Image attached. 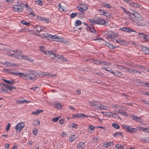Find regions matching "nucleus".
I'll return each instance as SVG.
<instances>
[{"label":"nucleus","instance_id":"obj_23","mask_svg":"<svg viewBox=\"0 0 149 149\" xmlns=\"http://www.w3.org/2000/svg\"><path fill=\"white\" fill-rule=\"evenodd\" d=\"M109 109V107L100 104L99 110H106Z\"/></svg>","mask_w":149,"mask_h":149},{"label":"nucleus","instance_id":"obj_18","mask_svg":"<svg viewBox=\"0 0 149 149\" xmlns=\"http://www.w3.org/2000/svg\"><path fill=\"white\" fill-rule=\"evenodd\" d=\"M85 142H81L79 143L77 146L78 149H83L85 147Z\"/></svg>","mask_w":149,"mask_h":149},{"label":"nucleus","instance_id":"obj_13","mask_svg":"<svg viewBox=\"0 0 149 149\" xmlns=\"http://www.w3.org/2000/svg\"><path fill=\"white\" fill-rule=\"evenodd\" d=\"M120 30L122 31H126L128 33H130L131 32H136L133 30L132 29H130L126 27H123L121 28L120 29Z\"/></svg>","mask_w":149,"mask_h":149},{"label":"nucleus","instance_id":"obj_39","mask_svg":"<svg viewBox=\"0 0 149 149\" xmlns=\"http://www.w3.org/2000/svg\"><path fill=\"white\" fill-rule=\"evenodd\" d=\"M57 77V75L56 74H53L49 73L48 72L47 77Z\"/></svg>","mask_w":149,"mask_h":149},{"label":"nucleus","instance_id":"obj_9","mask_svg":"<svg viewBox=\"0 0 149 149\" xmlns=\"http://www.w3.org/2000/svg\"><path fill=\"white\" fill-rule=\"evenodd\" d=\"M2 63L3 64V65H5L7 66L14 67H16L19 66V64H15L12 63H10L8 61H6L3 63Z\"/></svg>","mask_w":149,"mask_h":149},{"label":"nucleus","instance_id":"obj_37","mask_svg":"<svg viewBox=\"0 0 149 149\" xmlns=\"http://www.w3.org/2000/svg\"><path fill=\"white\" fill-rule=\"evenodd\" d=\"M130 117L133 120H135L136 121V120L138 118V117L137 116L135 115L134 114H131L130 115Z\"/></svg>","mask_w":149,"mask_h":149},{"label":"nucleus","instance_id":"obj_58","mask_svg":"<svg viewBox=\"0 0 149 149\" xmlns=\"http://www.w3.org/2000/svg\"><path fill=\"white\" fill-rule=\"evenodd\" d=\"M110 14L108 12H106L104 11V14H103V15L104 16L108 17L109 16H110Z\"/></svg>","mask_w":149,"mask_h":149},{"label":"nucleus","instance_id":"obj_19","mask_svg":"<svg viewBox=\"0 0 149 149\" xmlns=\"http://www.w3.org/2000/svg\"><path fill=\"white\" fill-rule=\"evenodd\" d=\"M127 131L130 133H135L137 131L135 128L131 127L129 126L127 129Z\"/></svg>","mask_w":149,"mask_h":149},{"label":"nucleus","instance_id":"obj_51","mask_svg":"<svg viewBox=\"0 0 149 149\" xmlns=\"http://www.w3.org/2000/svg\"><path fill=\"white\" fill-rule=\"evenodd\" d=\"M97 11L100 15H102L104 14V11L103 10L101 9H100L98 10Z\"/></svg>","mask_w":149,"mask_h":149},{"label":"nucleus","instance_id":"obj_25","mask_svg":"<svg viewBox=\"0 0 149 149\" xmlns=\"http://www.w3.org/2000/svg\"><path fill=\"white\" fill-rule=\"evenodd\" d=\"M55 107L58 110H60L62 107L61 104L60 103L57 102L55 104Z\"/></svg>","mask_w":149,"mask_h":149},{"label":"nucleus","instance_id":"obj_5","mask_svg":"<svg viewBox=\"0 0 149 149\" xmlns=\"http://www.w3.org/2000/svg\"><path fill=\"white\" fill-rule=\"evenodd\" d=\"M89 104L95 109L99 110L100 104L95 101H90Z\"/></svg>","mask_w":149,"mask_h":149},{"label":"nucleus","instance_id":"obj_24","mask_svg":"<svg viewBox=\"0 0 149 149\" xmlns=\"http://www.w3.org/2000/svg\"><path fill=\"white\" fill-rule=\"evenodd\" d=\"M104 45L107 46L109 48L112 49H114L115 48L118 47L117 46H113L110 43L107 42H106L105 44Z\"/></svg>","mask_w":149,"mask_h":149},{"label":"nucleus","instance_id":"obj_50","mask_svg":"<svg viewBox=\"0 0 149 149\" xmlns=\"http://www.w3.org/2000/svg\"><path fill=\"white\" fill-rule=\"evenodd\" d=\"M125 14L127 15V17H128L129 16H133V15H134V13H131L130 12H129V11H127L125 13Z\"/></svg>","mask_w":149,"mask_h":149},{"label":"nucleus","instance_id":"obj_47","mask_svg":"<svg viewBox=\"0 0 149 149\" xmlns=\"http://www.w3.org/2000/svg\"><path fill=\"white\" fill-rule=\"evenodd\" d=\"M111 64V63H109L107 62H106L104 61H102V65H104L106 66H108L110 65Z\"/></svg>","mask_w":149,"mask_h":149},{"label":"nucleus","instance_id":"obj_10","mask_svg":"<svg viewBox=\"0 0 149 149\" xmlns=\"http://www.w3.org/2000/svg\"><path fill=\"white\" fill-rule=\"evenodd\" d=\"M97 24H101L103 25H105V24L107 23L108 22L105 21L102 19L100 18H97Z\"/></svg>","mask_w":149,"mask_h":149},{"label":"nucleus","instance_id":"obj_15","mask_svg":"<svg viewBox=\"0 0 149 149\" xmlns=\"http://www.w3.org/2000/svg\"><path fill=\"white\" fill-rule=\"evenodd\" d=\"M142 50L146 54H149V48L145 46H142L141 47Z\"/></svg>","mask_w":149,"mask_h":149},{"label":"nucleus","instance_id":"obj_32","mask_svg":"<svg viewBox=\"0 0 149 149\" xmlns=\"http://www.w3.org/2000/svg\"><path fill=\"white\" fill-rule=\"evenodd\" d=\"M122 75V73L116 71L115 72L114 76L116 77H120Z\"/></svg>","mask_w":149,"mask_h":149},{"label":"nucleus","instance_id":"obj_34","mask_svg":"<svg viewBox=\"0 0 149 149\" xmlns=\"http://www.w3.org/2000/svg\"><path fill=\"white\" fill-rule=\"evenodd\" d=\"M131 4V5L134 7H139L140 6V5L136 3L132 2V1H130V2Z\"/></svg>","mask_w":149,"mask_h":149},{"label":"nucleus","instance_id":"obj_8","mask_svg":"<svg viewBox=\"0 0 149 149\" xmlns=\"http://www.w3.org/2000/svg\"><path fill=\"white\" fill-rule=\"evenodd\" d=\"M86 115L83 114V113H78L76 114H73L72 116V119H74L76 118H84L85 117H87Z\"/></svg>","mask_w":149,"mask_h":149},{"label":"nucleus","instance_id":"obj_56","mask_svg":"<svg viewBox=\"0 0 149 149\" xmlns=\"http://www.w3.org/2000/svg\"><path fill=\"white\" fill-rule=\"evenodd\" d=\"M58 8L59 10L61 11H64V10L63 8V7H61V5L60 3H59L58 5Z\"/></svg>","mask_w":149,"mask_h":149},{"label":"nucleus","instance_id":"obj_38","mask_svg":"<svg viewBox=\"0 0 149 149\" xmlns=\"http://www.w3.org/2000/svg\"><path fill=\"white\" fill-rule=\"evenodd\" d=\"M21 73V72H19L18 71H16V72L13 71L11 74H12L13 75L16 76H17L18 75L20 77L19 74Z\"/></svg>","mask_w":149,"mask_h":149},{"label":"nucleus","instance_id":"obj_22","mask_svg":"<svg viewBox=\"0 0 149 149\" xmlns=\"http://www.w3.org/2000/svg\"><path fill=\"white\" fill-rule=\"evenodd\" d=\"M139 36L142 38H143L144 40H146V41H148L149 39H148L146 36H147L145 35V34L143 33H138Z\"/></svg>","mask_w":149,"mask_h":149},{"label":"nucleus","instance_id":"obj_20","mask_svg":"<svg viewBox=\"0 0 149 149\" xmlns=\"http://www.w3.org/2000/svg\"><path fill=\"white\" fill-rule=\"evenodd\" d=\"M2 85H3V86L2 87V89L1 91V92L2 93L7 92L8 85H5L4 84H3Z\"/></svg>","mask_w":149,"mask_h":149},{"label":"nucleus","instance_id":"obj_3","mask_svg":"<svg viewBox=\"0 0 149 149\" xmlns=\"http://www.w3.org/2000/svg\"><path fill=\"white\" fill-rule=\"evenodd\" d=\"M41 50L45 54L49 55V57L51 58L57 59L58 58V56H56L55 53L51 51H45L42 49H41Z\"/></svg>","mask_w":149,"mask_h":149},{"label":"nucleus","instance_id":"obj_26","mask_svg":"<svg viewBox=\"0 0 149 149\" xmlns=\"http://www.w3.org/2000/svg\"><path fill=\"white\" fill-rule=\"evenodd\" d=\"M43 111V110H37L35 111H33L32 114L33 115H38V114L40 113L41 112Z\"/></svg>","mask_w":149,"mask_h":149},{"label":"nucleus","instance_id":"obj_64","mask_svg":"<svg viewBox=\"0 0 149 149\" xmlns=\"http://www.w3.org/2000/svg\"><path fill=\"white\" fill-rule=\"evenodd\" d=\"M67 135V133L66 132H62V133L61 134V136L62 137H65Z\"/></svg>","mask_w":149,"mask_h":149},{"label":"nucleus","instance_id":"obj_35","mask_svg":"<svg viewBox=\"0 0 149 149\" xmlns=\"http://www.w3.org/2000/svg\"><path fill=\"white\" fill-rule=\"evenodd\" d=\"M77 8L79 10L82 14H85L84 12L85 10H83V8L81 6H79L77 7Z\"/></svg>","mask_w":149,"mask_h":149},{"label":"nucleus","instance_id":"obj_7","mask_svg":"<svg viewBox=\"0 0 149 149\" xmlns=\"http://www.w3.org/2000/svg\"><path fill=\"white\" fill-rule=\"evenodd\" d=\"M24 126L25 124L24 122H20L16 125L15 129L17 132H20L24 127Z\"/></svg>","mask_w":149,"mask_h":149},{"label":"nucleus","instance_id":"obj_17","mask_svg":"<svg viewBox=\"0 0 149 149\" xmlns=\"http://www.w3.org/2000/svg\"><path fill=\"white\" fill-rule=\"evenodd\" d=\"M88 27L89 28L88 31L91 32L96 34H97L96 31L93 26L91 25L89 26H88Z\"/></svg>","mask_w":149,"mask_h":149},{"label":"nucleus","instance_id":"obj_30","mask_svg":"<svg viewBox=\"0 0 149 149\" xmlns=\"http://www.w3.org/2000/svg\"><path fill=\"white\" fill-rule=\"evenodd\" d=\"M40 124V121L38 120H35L33 121V125L34 126H38Z\"/></svg>","mask_w":149,"mask_h":149},{"label":"nucleus","instance_id":"obj_12","mask_svg":"<svg viewBox=\"0 0 149 149\" xmlns=\"http://www.w3.org/2000/svg\"><path fill=\"white\" fill-rule=\"evenodd\" d=\"M19 59L26 60L31 62L34 61V60L33 59H32L31 58L28 57V56L24 55H23L22 54H20V57H19Z\"/></svg>","mask_w":149,"mask_h":149},{"label":"nucleus","instance_id":"obj_4","mask_svg":"<svg viewBox=\"0 0 149 149\" xmlns=\"http://www.w3.org/2000/svg\"><path fill=\"white\" fill-rule=\"evenodd\" d=\"M122 70L125 72H129L132 73H137L138 74H140L141 73V72L140 71H138L137 70L131 68H129L125 67H124V68H123Z\"/></svg>","mask_w":149,"mask_h":149},{"label":"nucleus","instance_id":"obj_59","mask_svg":"<svg viewBox=\"0 0 149 149\" xmlns=\"http://www.w3.org/2000/svg\"><path fill=\"white\" fill-rule=\"evenodd\" d=\"M113 136L114 137H117L118 136L120 135L122 136V133L121 132H118L116 133L115 134L113 135Z\"/></svg>","mask_w":149,"mask_h":149},{"label":"nucleus","instance_id":"obj_48","mask_svg":"<svg viewBox=\"0 0 149 149\" xmlns=\"http://www.w3.org/2000/svg\"><path fill=\"white\" fill-rule=\"evenodd\" d=\"M106 145V148H107L109 146H112L113 145V143L111 142H107L105 144Z\"/></svg>","mask_w":149,"mask_h":149},{"label":"nucleus","instance_id":"obj_52","mask_svg":"<svg viewBox=\"0 0 149 149\" xmlns=\"http://www.w3.org/2000/svg\"><path fill=\"white\" fill-rule=\"evenodd\" d=\"M112 117L114 118H120L119 116L116 113H113V115L112 116Z\"/></svg>","mask_w":149,"mask_h":149},{"label":"nucleus","instance_id":"obj_31","mask_svg":"<svg viewBox=\"0 0 149 149\" xmlns=\"http://www.w3.org/2000/svg\"><path fill=\"white\" fill-rule=\"evenodd\" d=\"M110 31L112 36L114 37V38L117 37L118 36L119 34L117 33H115L114 32Z\"/></svg>","mask_w":149,"mask_h":149},{"label":"nucleus","instance_id":"obj_60","mask_svg":"<svg viewBox=\"0 0 149 149\" xmlns=\"http://www.w3.org/2000/svg\"><path fill=\"white\" fill-rule=\"evenodd\" d=\"M94 127L93 125H89V127L88 128V130L91 131H93L94 130Z\"/></svg>","mask_w":149,"mask_h":149},{"label":"nucleus","instance_id":"obj_27","mask_svg":"<svg viewBox=\"0 0 149 149\" xmlns=\"http://www.w3.org/2000/svg\"><path fill=\"white\" fill-rule=\"evenodd\" d=\"M102 5L103 7L106 8H112L110 4L105 3H103Z\"/></svg>","mask_w":149,"mask_h":149},{"label":"nucleus","instance_id":"obj_28","mask_svg":"<svg viewBox=\"0 0 149 149\" xmlns=\"http://www.w3.org/2000/svg\"><path fill=\"white\" fill-rule=\"evenodd\" d=\"M69 127L71 128L76 129L77 128V125L75 123H72L70 124Z\"/></svg>","mask_w":149,"mask_h":149},{"label":"nucleus","instance_id":"obj_46","mask_svg":"<svg viewBox=\"0 0 149 149\" xmlns=\"http://www.w3.org/2000/svg\"><path fill=\"white\" fill-rule=\"evenodd\" d=\"M81 6H82L81 7L83 8V10H84L85 11L87 10L88 9L87 6L86 4L83 3L81 5Z\"/></svg>","mask_w":149,"mask_h":149},{"label":"nucleus","instance_id":"obj_57","mask_svg":"<svg viewBox=\"0 0 149 149\" xmlns=\"http://www.w3.org/2000/svg\"><path fill=\"white\" fill-rule=\"evenodd\" d=\"M20 54H13V57H15L16 58L19 59V57H20Z\"/></svg>","mask_w":149,"mask_h":149},{"label":"nucleus","instance_id":"obj_6","mask_svg":"<svg viewBox=\"0 0 149 149\" xmlns=\"http://www.w3.org/2000/svg\"><path fill=\"white\" fill-rule=\"evenodd\" d=\"M13 10L16 12H20L22 11L23 8L20 5H15L13 6Z\"/></svg>","mask_w":149,"mask_h":149},{"label":"nucleus","instance_id":"obj_29","mask_svg":"<svg viewBox=\"0 0 149 149\" xmlns=\"http://www.w3.org/2000/svg\"><path fill=\"white\" fill-rule=\"evenodd\" d=\"M2 80L4 82L8 84H13L14 83V81L11 80L10 81L6 80L4 79H2Z\"/></svg>","mask_w":149,"mask_h":149},{"label":"nucleus","instance_id":"obj_55","mask_svg":"<svg viewBox=\"0 0 149 149\" xmlns=\"http://www.w3.org/2000/svg\"><path fill=\"white\" fill-rule=\"evenodd\" d=\"M118 149H123V146H121L119 144H117L115 146Z\"/></svg>","mask_w":149,"mask_h":149},{"label":"nucleus","instance_id":"obj_21","mask_svg":"<svg viewBox=\"0 0 149 149\" xmlns=\"http://www.w3.org/2000/svg\"><path fill=\"white\" fill-rule=\"evenodd\" d=\"M103 114L106 117H109L113 115V113L111 112H102Z\"/></svg>","mask_w":149,"mask_h":149},{"label":"nucleus","instance_id":"obj_63","mask_svg":"<svg viewBox=\"0 0 149 149\" xmlns=\"http://www.w3.org/2000/svg\"><path fill=\"white\" fill-rule=\"evenodd\" d=\"M111 107L112 108H115L116 109H119L120 107V106L116 105L114 104H112L111 105Z\"/></svg>","mask_w":149,"mask_h":149},{"label":"nucleus","instance_id":"obj_53","mask_svg":"<svg viewBox=\"0 0 149 149\" xmlns=\"http://www.w3.org/2000/svg\"><path fill=\"white\" fill-rule=\"evenodd\" d=\"M98 137L97 136H95L93 139V142L94 143H96L98 141Z\"/></svg>","mask_w":149,"mask_h":149},{"label":"nucleus","instance_id":"obj_49","mask_svg":"<svg viewBox=\"0 0 149 149\" xmlns=\"http://www.w3.org/2000/svg\"><path fill=\"white\" fill-rule=\"evenodd\" d=\"M116 40V42L117 43L120 44H122L123 43V41L122 40H121L120 38H118L116 40Z\"/></svg>","mask_w":149,"mask_h":149},{"label":"nucleus","instance_id":"obj_42","mask_svg":"<svg viewBox=\"0 0 149 149\" xmlns=\"http://www.w3.org/2000/svg\"><path fill=\"white\" fill-rule=\"evenodd\" d=\"M113 127L115 129H118L120 128V126L116 123H113L112 124Z\"/></svg>","mask_w":149,"mask_h":149},{"label":"nucleus","instance_id":"obj_43","mask_svg":"<svg viewBox=\"0 0 149 149\" xmlns=\"http://www.w3.org/2000/svg\"><path fill=\"white\" fill-rule=\"evenodd\" d=\"M21 23L22 24L26 25L28 26L29 25H30V23L29 22H27L24 21V20H22L21 22Z\"/></svg>","mask_w":149,"mask_h":149},{"label":"nucleus","instance_id":"obj_14","mask_svg":"<svg viewBox=\"0 0 149 149\" xmlns=\"http://www.w3.org/2000/svg\"><path fill=\"white\" fill-rule=\"evenodd\" d=\"M106 38L109 40H112L115 42V39L114 38V37L112 36L110 31L108 32V35L106 36Z\"/></svg>","mask_w":149,"mask_h":149},{"label":"nucleus","instance_id":"obj_33","mask_svg":"<svg viewBox=\"0 0 149 149\" xmlns=\"http://www.w3.org/2000/svg\"><path fill=\"white\" fill-rule=\"evenodd\" d=\"M93 61L94 63L96 65L102 64V61L96 59H93Z\"/></svg>","mask_w":149,"mask_h":149},{"label":"nucleus","instance_id":"obj_41","mask_svg":"<svg viewBox=\"0 0 149 149\" xmlns=\"http://www.w3.org/2000/svg\"><path fill=\"white\" fill-rule=\"evenodd\" d=\"M40 20L42 21H45L47 22H48L49 21L48 19L42 17H40Z\"/></svg>","mask_w":149,"mask_h":149},{"label":"nucleus","instance_id":"obj_1","mask_svg":"<svg viewBox=\"0 0 149 149\" xmlns=\"http://www.w3.org/2000/svg\"><path fill=\"white\" fill-rule=\"evenodd\" d=\"M36 73L34 71H29L27 72L19 74L20 77L25 80L34 81L36 79Z\"/></svg>","mask_w":149,"mask_h":149},{"label":"nucleus","instance_id":"obj_36","mask_svg":"<svg viewBox=\"0 0 149 149\" xmlns=\"http://www.w3.org/2000/svg\"><path fill=\"white\" fill-rule=\"evenodd\" d=\"M77 137L75 135H72L69 138L70 141L71 142H72L74 139H76Z\"/></svg>","mask_w":149,"mask_h":149},{"label":"nucleus","instance_id":"obj_11","mask_svg":"<svg viewBox=\"0 0 149 149\" xmlns=\"http://www.w3.org/2000/svg\"><path fill=\"white\" fill-rule=\"evenodd\" d=\"M35 28L37 30L38 32L43 31H47L46 28L40 25H36L35 26Z\"/></svg>","mask_w":149,"mask_h":149},{"label":"nucleus","instance_id":"obj_45","mask_svg":"<svg viewBox=\"0 0 149 149\" xmlns=\"http://www.w3.org/2000/svg\"><path fill=\"white\" fill-rule=\"evenodd\" d=\"M35 1L37 4L40 6L42 5L43 4L42 2L40 0H35Z\"/></svg>","mask_w":149,"mask_h":149},{"label":"nucleus","instance_id":"obj_44","mask_svg":"<svg viewBox=\"0 0 149 149\" xmlns=\"http://www.w3.org/2000/svg\"><path fill=\"white\" fill-rule=\"evenodd\" d=\"M89 21L91 23L93 24H97V18L95 20L93 19H89Z\"/></svg>","mask_w":149,"mask_h":149},{"label":"nucleus","instance_id":"obj_2","mask_svg":"<svg viewBox=\"0 0 149 149\" xmlns=\"http://www.w3.org/2000/svg\"><path fill=\"white\" fill-rule=\"evenodd\" d=\"M38 36H40L42 39H45L46 38L50 37L53 39V40L57 42H62L64 41L63 38H60L56 35H53L48 33H44L43 34H39Z\"/></svg>","mask_w":149,"mask_h":149},{"label":"nucleus","instance_id":"obj_54","mask_svg":"<svg viewBox=\"0 0 149 149\" xmlns=\"http://www.w3.org/2000/svg\"><path fill=\"white\" fill-rule=\"evenodd\" d=\"M123 116H128L129 115V113L126 112L122 111V113L121 114Z\"/></svg>","mask_w":149,"mask_h":149},{"label":"nucleus","instance_id":"obj_62","mask_svg":"<svg viewBox=\"0 0 149 149\" xmlns=\"http://www.w3.org/2000/svg\"><path fill=\"white\" fill-rule=\"evenodd\" d=\"M38 132V130L37 129L35 128L33 130V133L34 135H36L37 134Z\"/></svg>","mask_w":149,"mask_h":149},{"label":"nucleus","instance_id":"obj_16","mask_svg":"<svg viewBox=\"0 0 149 149\" xmlns=\"http://www.w3.org/2000/svg\"><path fill=\"white\" fill-rule=\"evenodd\" d=\"M133 16H134L138 21H141L143 20L142 17L140 14L138 13H134V15H133Z\"/></svg>","mask_w":149,"mask_h":149},{"label":"nucleus","instance_id":"obj_61","mask_svg":"<svg viewBox=\"0 0 149 149\" xmlns=\"http://www.w3.org/2000/svg\"><path fill=\"white\" fill-rule=\"evenodd\" d=\"M141 85L145 87H147L149 88V83L147 82L144 83H142Z\"/></svg>","mask_w":149,"mask_h":149},{"label":"nucleus","instance_id":"obj_40","mask_svg":"<svg viewBox=\"0 0 149 149\" xmlns=\"http://www.w3.org/2000/svg\"><path fill=\"white\" fill-rule=\"evenodd\" d=\"M81 24L82 22L79 20H76L75 23V26H77Z\"/></svg>","mask_w":149,"mask_h":149}]
</instances>
